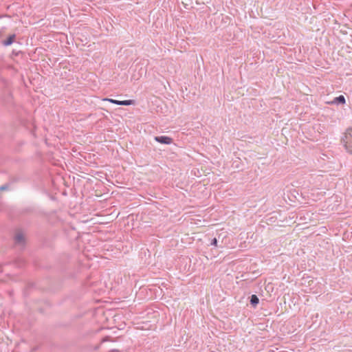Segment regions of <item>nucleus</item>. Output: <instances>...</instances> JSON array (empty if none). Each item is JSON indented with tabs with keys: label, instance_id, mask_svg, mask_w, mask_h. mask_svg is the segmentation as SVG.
Wrapping results in <instances>:
<instances>
[{
	"label": "nucleus",
	"instance_id": "6",
	"mask_svg": "<svg viewBox=\"0 0 352 352\" xmlns=\"http://www.w3.org/2000/svg\"><path fill=\"white\" fill-rule=\"evenodd\" d=\"M250 304L252 305V307H256V305L259 302V299H258V296L256 294H252L250 296Z\"/></svg>",
	"mask_w": 352,
	"mask_h": 352
},
{
	"label": "nucleus",
	"instance_id": "1",
	"mask_svg": "<svg viewBox=\"0 0 352 352\" xmlns=\"http://www.w3.org/2000/svg\"><path fill=\"white\" fill-rule=\"evenodd\" d=\"M344 146L347 151L352 154V128L349 129L343 139Z\"/></svg>",
	"mask_w": 352,
	"mask_h": 352
},
{
	"label": "nucleus",
	"instance_id": "8",
	"mask_svg": "<svg viewBox=\"0 0 352 352\" xmlns=\"http://www.w3.org/2000/svg\"><path fill=\"white\" fill-rule=\"evenodd\" d=\"M10 188L9 184H5L3 185L0 186V191L8 190Z\"/></svg>",
	"mask_w": 352,
	"mask_h": 352
},
{
	"label": "nucleus",
	"instance_id": "2",
	"mask_svg": "<svg viewBox=\"0 0 352 352\" xmlns=\"http://www.w3.org/2000/svg\"><path fill=\"white\" fill-rule=\"evenodd\" d=\"M14 245L23 246L25 244V237L23 232L17 230L14 236Z\"/></svg>",
	"mask_w": 352,
	"mask_h": 352
},
{
	"label": "nucleus",
	"instance_id": "3",
	"mask_svg": "<svg viewBox=\"0 0 352 352\" xmlns=\"http://www.w3.org/2000/svg\"><path fill=\"white\" fill-rule=\"evenodd\" d=\"M104 101H108L112 104L117 105L129 106L135 104L134 100H118L112 98H106L103 99Z\"/></svg>",
	"mask_w": 352,
	"mask_h": 352
},
{
	"label": "nucleus",
	"instance_id": "9",
	"mask_svg": "<svg viewBox=\"0 0 352 352\" xmlns=\"http://www.w3.org/2000/svg\"><path fill=\"white\" fill-rule=\"evenodd\" d=\"M210 245H214V246H217V238H214V239H212Z\"/></svg>",
	"mask_w": 352,
	"mask_h": 352
},
{
	"label": "nucleus",
	"instance_id": "5",
	"mask_svg": "<svg viewBox=\"0 0 352 352\" xmlns=\"http://www.w3.org/2000/svg\"><path fill=\"white\" fill-rule=\"evenodd\" d=\"M16 38V34H12L11 35H10L7 39L6 40H3L2 41V44L4 45V46H8V45H12L14 40Z\"/></svg>",
	"mask_w": 352,
	"mask_h": 352
},
{
	"label": "nucleus",
	"instance_id": "4",
	"mask_svg": "<svg viewBox=\"0 0 352 352\" xmlns=\"http://www.w3.org/2000/svg\"><path fill=\"white\" fill-rule=\"evenodd\" d=\"M154 140L156 142L163 144H170L173 142V139L166 135L155 136Z\"/></svg>",
	"mask_w": 352,
	"mask_h": 352
},
{
	"label": "nucleus",
	"instance_id": "7",
	"mask_svg": "<svg viewBox=\"0 0 352 352\" xmlns=\"http://www.w3.org/2000/svg\"><path fill=\"white\" fill-rule=\"evenodd\" d=\"M345 102H346L345 98L342 95L336 97L333 100V103L337 104H345Z\"/></svg>",
	"mask_w": 352,
	"mask_h": 352
}]
</instances>
